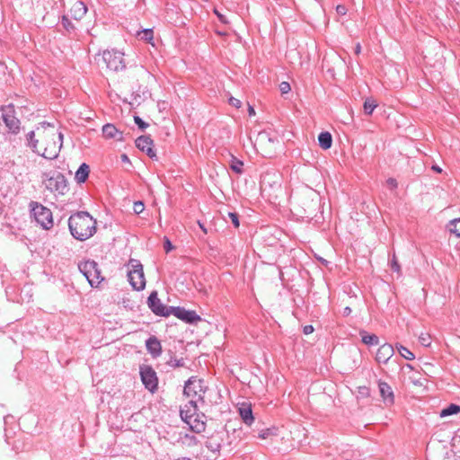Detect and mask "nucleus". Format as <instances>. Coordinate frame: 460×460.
Wrapping results in <instances>:
<instances>
[{
    "label": "nucleus",
    "instance_id": "1",
    "mask_svg": "<svg viewBox=\"0 0 460 460\" xmlns=\"http://www.w3.org/2000/svg\"><path fill=\"white\" fill-rule=\"evenodd\" d=\"M36 133L37 138L35 131L27 134L29 146L33 152L47 159L57 158L63 146V134L53 124L45 121L37 127Z\"/></svg>",
    "mask_w": 460,
    "mask_h": 460
},
{
    "label": "nucleus",
    "instance_id": "2",
    "mask_svg": "<svg viewBox=\"0 0 460 460\" xmlns=\"http://www.w3.org/2000/svg\"><path fill=\"white\" fill-rule=\"evenodd\" d=\"M68 227L72 236L85 241L96 232V220L85 211L76 212L69 217Z\"/></svg>",
    "mask_w": 460,
    "mask_h": 460
},
{
    "label": "nucleus",
    "instance_id": "3",
    "mask_svg": "<svg viewBox=\"0 0 460 460\" xmlns=\"http://www.w3.org/2000/svg\"><path fill=\"white\" fill-rule=\"evenodd\" d=\"M292 210L301 217H313L319 207L318 195L312 189H305L299 196L292 197Z\"/></svg>",
    "mask_w": 460,
    "mask_h": 460
},
{
    "label": "nucleus",
    "instance_id": "4",
    "mask_svg": "<svg viewBox=\"0 0 460 460\" xmlns=\"http://www.w3.org/2000/svg\"><path fill=\"white\" fill-rule=\"evenodd\" d=\"M181 420L189 426V428L195 433H200L205 430L206 423L204 421V415L198 413L197 402L190 400L180 411Z\"/></svg>",
    "mask_w": 460,
    "mask_h": 460
},
{
    "label": "nucleus",
    "instance_id": "5",
    "mask_svg": "<svg viewBox=\"0 0 460 460\" xmlns=\"http://www.w3.org/2000/svg\"><path fill=\"white\" fill-rule=\"evenodd\" d=\"M207 391V386L204 380L197 376H190L184 385L183 394L186 397L194 400L197 403L199 402L204 403V394Z\"/></svg>",
    "mask_w": 460,
    "mask_h": 460
},
{
    "label": "nucleus",
    "instance_id": "6",
    "mask_svg": "<svg viewBox=\"0 0 460 460\" xmlns=\"http://www.w3.org/2000/svg\"><path fill=\"white\" fill-rule=\"evenodd\" d=\"M128 267H130L128 270V279L132 288L137 291L143 290L146 287L143 265L138 260L130 259Z\"/></svg>",
    "mask_w": 460,
    "mask_h": 460
},
{
    "label": "nucleus",
    "instance_id": "7",
    "mask_svg": "<svg viewBox=\"0 0 460 460\" xmlns=\"http://www.w3.org/2000/svg\"><path fill=\"white\" fill-rule=\"evenodd\" d=\"M31 213L43 229L49 230L53 226L52 212L43 205L31 201L30 204Z\"/></svg>",
    "mask_w": 460,
    "mask_h": 460
},
{
    "label": "nucleus",
    "instance_id": "8",
    "mask_svg": "<svg viewBox=\"0 0 460 460\" xmlns=\"http://www.w3.org/2000/svg\"><path fill=\"white\" fill-rule=\"evenodd\" d=\"M80 272L86 278L91 287H98L103 280L98 264L94 261H86L79 263Z\"/></svg>",
    "mask_w": 460,
    "mask_h": 460
},
{
    "label": "nucleus",
    "instance_id": "9",
    "mask_svg": "<svg viewBox=\"0 0 460 460\" xmlns=\"http://www.w3.org/2000/svg\"><path fill=\"white\" fill-rule=\"evenodd\" d=\"M102 60L106 64L107 68L111 71L118 72L126 67L124 53L119 50L111 49L103 51Z\"/></svg>",
    "mask_w": 460,
    "mask_h": 460
},
{
    "label": "nucleus",
    "instance_id": "10",
    "mask_svg": "<svg viewBox=\"0 0 460 460\" xmlns=\"http://www.w3.org/2000/svg\"><path fill=\"white\" fill-rule=\"evenodd\" d=\"M47 178L45 180V186L48 190L52 192H58L59 194H64L65 190L67 189L66 181L65 176L56 172L52 175H46Z\"/></svg>",
    "mask_w": 460,
    "mask_h": 460
},
{
    "label": "nucleus",
    "instance_id": "11",
    "mask_svg": "<svg viewBox=\"0 0 460 460\" xmlns=\"http://www.w3.org/2000/svg\"><path fill=\"white\" fill-rule=\"evenodd\" d=\"M141 381L145 387L151 393H155L158 386V378L155 371L150 366L140 367Z\"/></svg>",
    "mask_w": 460,
    "mask_h": 460
},
{
    "label": "nucleus",
    "instance_id": "12",
    "mask_svg": "<svg viewBox=\"0 0 460 460\" xmlns=\"http://www.w3.org/2000/svg\"><path fill=\"white\" fill-rule=\"evenodd\" d=\"M2 118L5 126L13 133L20 129V120L15 117L14 106L10 104L2 109Z\"/></svg>",
    "mask_w": 460,
    "mask_h": 460
},
{
    "label": "nucleus",
    "instance_id": "13",
    "mask_svg": "<svg viewBox=\"0 0 460 460\" xmlns=\"http://www.w3.org/2000/svg\"><path fill=\"white\" fill-rule=\"evenodd\" d=\"M148 306L154 314L160 316L171 315L170 307H166L158 298L157 292L154 291L148 296Z\"/></svg>",
    "mask_w": 460,
    "mask_h": 460
},
{
    "label": "nucleus",
    "instance_id": "14",
    "mask_svg": "<svg viewBox=\"0 0 460 460\" xmlns=\"http://www.w3.org/2000/svg\"><path fill=\"white\" fill-rule=\"evenodd\" d=\"M170 310L171 314H173L187 323H194L200 320L199 315H198L195 311H190L182 307L172 306H170Z\"/></svg>",
    "mask_w": 460,
    "mask_h": 460
},
{
    "label": "nucleus",
    "instance_id": "15",
    "mask_svg": "<svg viewBox=\"0 0 460 460\" xmlns=\"http://www.w3.org/2000/svg\"><path fill=\"white\" fill-rule=\"evenodd\" d=\"M225 436V431L214 432L210 437L208 438L206 441V447L208 449L213 453L219 452L226 447L224 443Z\"/></svg>",
    "mask_w": 460,
    "mask_h": 460
},
{
    "label": "nucleus",
    "instance_id": "16",
    "mask_svg": "<svg viewBox=\"0 0 460 460\" xmlns=\"http://www.w3.org/2000/svg\"><path fill=\"white\" fill-rule=\"evenodd\" d=\"M238 412L243 420V421L246 424L251 426L254 421V417L252 414V404L247 402H243L241 403L237 404Z\"/></svg>",
    "mask_w": 460,
    "mask_h": 460
},
{
    "label": "nucleus",
    "instance_id": "17",
    "mask_svg": "<svg viewBox=\"0 0 460 460\" xmlns=\"http://www.w3.org/2000/svg\"><path fill=\"white\" fill-rule=\"evenodd\" d=\"M378 388L385 404L387 406L393 405L394 402V394L392 387L386 382L379 381Z\"/></svg>",
    "mask_w": 460,
    "mask_h": 460
},
{
    "label": "nucleus",
    "instance_id": "18",
    "mask_svg": "<svg viewBox=\"0 0 460 460\" xmlns=\"http://www.w3.org/2000/svg\"><path fill=\"white\" fill-rule=\"evenodd\" d=\"M137 147L146 152L150 158L156 156L155 152L153 150V140L147 136H141L136 139Z\"/></svg>",
    "mask_w": 460,
    "mask_h": 460
},
{
    "label": "nucleus",
    "instance_id": "19",
    "mask_svg": "<svg viewBox=\"0 0 460 460\" xmlns=\"http://www.w3.org/2000/svg\"><path fill=\"white\" fill-rule=\"evenodd\" d=\"M394 353V348L391 344L385 343L377 349L376 359L378 363L385 364L393 357Z\"/></svg>",
    "mask_w": 460,
    "mask_h": 460
},
{
    "label": "nucleus",
    "instance_id": "20",
    "mask_svg": "<svg viewBox=\"0 0 460 460\" xmlns=\"http://www.w3.org/2000/svg\"><path fill=\"white\" fill-rule=\"evenodd\" d=\"M103 137L107 139H114L117 141L123 140V133L119 130L113 124H105L102 127Z\"/></svg>",
    "mask_w": 460,
    "mask_h": 460
},
{
    "label": "nucleus",
    "instance_id": "21",
    "mask_svg": "<svg viewBox=\"0 0 460 460\" xmlns=\"http://www.w3.org/2000/svg\"><path fill=\"white\" fill-rule=\"evenodd\" d=\"M146 347L147 351L152 355L153 358H157L162 353V346L159 340L155 337H149L146 341Z\"/></svg>",
    "mask_w": 460,
    "mask_h": 460
},
{
    "label": "nucleus",
    "instance_id": "22",
    "mask_svg": "<svg viewBox=\"0 0 460 460\" xmlns=\"http://www.w3.org/2000/svg\"><path fill=\"white\" fill-rule=\"evenodd\" d=\"M278 179L279 177L275 173L264 174L261 181V189L262 190V191H265L268 186L271 188H280V183L278 181Z\"/></svg>",
    "mask_w": 460,
    "mask_h": 460
},
{
    "label": "nucleus",
    "instance_id": "23",
    "mask_svg": "<svg viewBox=\"0 0 460 460\" xmlns=\"http://www.w3.org/2000/svg\"><path fill=\"white\" fill-rule=\"evenodd\" d=\"M86 12L87 7L85 4L78 0L73 4L70 9L71 16L77 21L81 20L85 15Z\"/></svg>",
    "mask_w": 460,
    "mask_h": 460
},
{
    "label": "nucleus",
    "instance_id": "24",
    "mask_svg": "<svg viewBox=\"0 0 460 460\" xmlns=\"http://www.w3.org/2000/svg\"><path fill=\"white\" fill-rule=\"evenodd\" d=\"M89 172H90V167L88 164H82L79 168L77 169V171L75 172V179L77 183H84L88 176H89Z\"/></svg>",
    "mask_w": 460,
    "mask_h": 460
},
{
    "label": "nucleus",
    "instance_id": "25",
    "mask_svg": "<svg viewBox=\"0 0 460 460\" xmlns=\"http://www.w3.org/2000/svg\"><path fill=\"white\" fill-rule=\"evenodd\" d=\"M319 146L327 150L331 148L332 144V137L329 132H322L318 137Z\"/></svg>",
    "mask_w": 460,
    "mask_h": 460
},
{
    "label": "nucleus",
    "instance_id": "26",
    "mask_svg": "<svg viewBox=\"0 0 460 460\" xmlns=\"http://www.w3.org/2000/svg\"><path fill=\"white\" fill-rule=\"evenodd\" d=\"M359 335L362 342L366 345H377L379 343V338L376 334H369L366 331H360Z\"/></svg>",
    "mask_w": 460,
    "mask_h": 460
},
{
    "label": "nucleus",
    "instance_id": "27",
    "mask_svg": "<svg viewBox=\"0 0 460 460\" xmlns=\"http://www.w3.org/2000/svg\"><path fill=\"white\" fill-rule=\"evenodd\" d=\"M460 412V406L455 403L449 404L447 407L444 408L440 413V418H446L447 416L457 414Z\"/></svg>",
    "mask_w": 460,
    "mask_h": 460
},
{
    "label": "nucleus",
    "instance_id": "28",
    "mask_svg": "<svg viewBox=\"0 0 460 460\" xmlns=\"http://www.w3.org/2000/svg\"><path fill=\"white\" fill-rule=\"evenodd\" d=\"M243 161L237 159L236 157L233 156L230 160V168L233 172H234L237 174H241L243 172Z\"/></svg>",
    "mask_w": 460,
    "mask_h": 460
},
{
    "label": "nucleus",
    "instance_id": "29",
    "mask_svg": "<svg viewBox=\"0 0 460 460\" xmlns=\"http://www.w3.org/2000/svg\"><path fill=\"white\" fill-rule=\"evenodd\" d=\"M266 142H269L270 144H273L274 139L270 136V134L268 132H266V131L260 132L256 138V144L261 146L264 144H266Z\"/></svg>",
    "mask_w": 460,
    "mask_h": 460
},
{
    "label": "nucleus",
    "instance_id": "30",
    "mask_svg": "<svg viewBox=\"0 0 460 460\" xmlns=\"http://www.w3.org/2000/svg\"><path fill=\"white\" fill-rule=\"evenodd\" d=\"M376 106H377V103L374 99L367 98L364 102V105H363L364 112L367 115H371L373 113L374 110L376 108Z\"/></svg>",
    "mask_w": 460,
    "mask_h": 460
},
{
    "label": "nucleus",
    "instance_id": "31",
    "mask_svg": "<svg viewBox=\"0 0 460 460\" xmlns=\"http://www.w3.org/2000/svg\"><path fill=\"white\" fill-rule=\"evenodd\" d=\"M400 355L407 360H413L415 358L414 354L402 345H396Z\"/></svg>",
    "mask_w": 460,
    "mask_h": 460
},
{
    "label": "nucleus",
    "instance_id": "32",
    "mask_svg": "<svg viewBox=\"0 0 460 460\" xmlns=\"http://www.w3.org/2000/svg\"><path fill=\"white\" fill-rule=\"evenodd\" d=\"M449 231L455 234L457 237H460V217L453 219L449 222Z\"/></svg>",
    "mask_w": 460,
    "mask_h": 460
},
{
    "label": "nucleus",
    "instance_id": "33",
    "mask_svg": "<svg viewBox=\"0 0 460 460\" xmlns=\"http://www.w3.org/2000/svg\"><path fill=\"white\" fill-rule=\"evenodd\" d=\"M138 35L146 42H151L154 38V31L152 29H145L141 31Z\"/></svg>",
    "mask_w": 460,
    "mask_h": 460
},
{
    "label": "nucleus",
    "instance_id": "34",
    "mask_svg": "<svg viewBox=\"0 0 460 460\" xmlns=\"http://www.w3.org/2000/svg\"><path fill=\"white\" fill-rule=\"evenodd\" d=\"M419 341H420V344L425 346V347H429L430 345V342H431L430 336L429 334H425V333H422L419 337Z\"/></svg>",
    "mask_w": 460,
    "mask_h": 460
},
{
    "label": "nucleus",
    "instance_id": "35",
    "mask_svg": "<svg viewBox=\"0 0 460 460\" xmlns=\"http://www.w3.org/2000/svg\"><path fill=\"white\" fill-rule=\"evenodd\" d=\"M167 364L170 366V367H182L184 365V361L182 358H180V359H177V358H171Z\"/></svg>",
    "mask_w": 460,
    "mask_h": 460
},
{
    "label": "nucleus",
    "instance_id": "36",
    "mask_svg": "<svg viewBox=\"0 0 460 460\" xmlns=\"http://www.w3.org/2000/svg\"><path fill=\"white\" fill-rule=\"evenodd\" d=\"M145 205L142 201H136L133 205V210L136 214H140L144 211Z\"/></svg>",
    "mask_w": 460,
    "mask_h": 460
},
{
    "label": "nucleus",
    "instance_id": "37",
    "mask_svg": "<svg viewBox=\"0 0 460 460\" xmlns=\"http://www.w3.org/2000/svg\"><path fill=\"white\" fill-rule=\"evenodd\" d=\"M391 269L397 272V273H400L401 272V267H400V264L399 262L397 261V259L395 257V255L394 254L393 255V259L391 261Z\"/></svg>",
    "mask_w": 460,
    "mask_h": 460
},
{
    "label": "nucleus",
    "instance_id": "38",
    "mask_svg": "<svg viewBox=\"0 0 460 460\" xmlns=\"http://www.w3.org/2000/svg\"><path fill=\"white\" fill-rule=\"evenodd\" d=\"M228 217L231 219V221H232L233 225L234 226V227H239L240 223H239L238 215L236 213L230 212L228 214Z\"/></svg>",
    "mask_w": 460,
    "mask_h": 460
},
{
    "label": "nucleus",
    "instance_id": "39",
    "mask_svg": "<svg viewBox=\"0 0 460 460\" xmlns=\"http://www.w3.org/2000/svg\"><path fill=\"white\" fill-rule=\"evenodd\" d=\"M279 90L282 93H288L290 90V84L288 82H282L279 84Z\"/></svg>",
    "mask_w": 460,
    "mask_h": 460
},
{
    "label": "nucleus",
    "instance_id": "40",
    "mask_svg": "<svg viewBox=\"0 0 460 460\" xmlns=\"http://www.w3.org/2000/svg\"><path fill=\"white\" fill-rule=\"evenodd\" d=\"M134 120H135V123L141 128V129H145L148 125L143 121V119L141 118H139L138 116H135L134 117Z\"/></svg>",
    "mask_w": 460,
    "mask_h": 460
},
{
    "label": "nucleus",
    "instance_id": "41",
    "mask_svg": "<svg viewBox=\"0 0 460 460\" xmlns=\"http://www.w3.org/2000/svg\"><path fill=\"white\" fill-rule=\"evenodd\" d=\"M214 13L217 16V18L219 19V21L222 23H225V24L228 23L226 17L224 14H222L221 13H219L217 9H214Z\"/></svg>",
    "mask_w": 460,
    "mask_h": 460
},
{
    "label": "nucleus",
    "instance_id": "42",
    "mask_svg": "<svg viewBox=\"0 0 460 460\" xmlns=\"http://www.w3.org/2000/svg\"><path fill=\"white\" fill-rule=\"evenodd\" d=\"M271 434H272L271 429H263L259 433V438L261 439H265V438H269Z\"/></svg>",
    "mask_w": 460,
    "mask_h": 460
},
{
    "label": "nucleus",
    "instance_id": "43",
    "mask_svg": "<svg viewBox=\"0 0 460 460\" xmlns=\"http://www.w3.org/2000/svg\"><path fill=\"white\" fill-rule=\"evenodd\" d=\"M229 103H230L232 106L235 107V108H240V107H241V104H242V102H241V101H240V100H238V99H236V98H234V97H231V98L229 99Z\"/></svg>",
    "mask_w": 460,
    "mask_h": 460
},
{
    "label": "nucleus",
    "instance_id": "44",
    "mask_svg": "<svg viewBox=\"0 0 460 460\" xmlns=\"http://www.w3.org/2000/svg\"><path fill=\"white\" fill-rule=\"evenodd\" d=\"M386 184L388 187H390L391 189H395L397 188V181L394 179V178H389L387 181H386Z\"/></svg>",
    "mask_w": 460,
    "mask_h": 460
},
{
    "label": "nucleus",
    "instance_id": "45",
    "mask_svg": "<svg viewBox=\"0 0 460 460\" xmlns=\"http://www.w3.org/2000/svg\"><path fill=\"white\" fill-rule=\"evenodd\" d=\"M336 11L341 15H345L346 13H347L346 7L344 5H341V4L337 5Z\"/></svg>",
    "mask_w": 460,
    "mask_h": 460
},
{
    "label": "nucleus",
    "instance_id": "46",
    "mask_svg": "<svg viewBox=\"0 0 460 460\" xmlns=\"http://www.w3.org/2000/svg\"><path fill=\"white\" fill-rule=\"evenodd\" d=\"M173 248L172 243L169 241V239H165L164 241V250L166 252H169L170 251H172Z\"/></svg>",
    "mask_w": 460,
    "mask_h": 460
},
{
    "label": "nucleus",
    "instance_id": "47",
    "mask_svg": "<svg viewBox=\"0 0 460 460\" xmlns=\"http://www.w3.org/2000/svg\"><path fill=\"white\" fill-rule=\"evenodd\" d=\"M62 24L64 25V27L66 30H69L70 28H72L71 22L66 16H63V18H62Z\"/></svg>",
    "mask_w": 460,
    "mask_h": 460
},
{
    "label": "nucleus",
    "instance_id": "48",
    "mask_svg": "<svg viewBox=\"0 0 460 460\" xmlns=\"http://www.w3.org/2000/svg\"><path fill=\"white\" fill-rule=\"evenodd\" d=\"M305 334H310L314 332V327L312 325H305L303 329Z\"/></svg>",
    "mask_w": 460,
    "mask_h": 460
},
{
    "label": "nucleus",
    "instance_id": "49",
    "mask_svg": "<svg viewBox=\"0 0 460 460\" xmlns=\"http://www.w3.org/2000/svg\"><path fill=\"white\" fill-rule=\"evenodd\" d=\"M361 52V46L358 43L355 47V54L358 55Z\"/></svg>",
    "mask_w": 460,
    "mask_h": 460
},
{
    "label": "nucleus",
    "instance_id": "50",
    "mask_svg": "<svg viewBox=\"0 0 460 460\" xmlns=\"http://www.w3.org/2000/svg\"><path fill=\"white\" fill-rule=\"evenodd\" d=\"M248 112H249V115H250V116H253V115H255L254 108H253L252 106H251V105H250V106H249V108H248Z\"/></svg>",
    "mask_w": 460,
    "mask_h": 460
},
{
    "label": "nucleus",
    "instance_id": "51",
    "mask_svg": "<svg viewBox=\"0 0 460 460\" xmlns=\"http://www.w3.org/2000/svg\"><path fill=\"white\" fill-rule=\"evenodd\" d=\"M350 313H351V309H350V307L346 306V307L344 308V310H343V314H344V315H349Z\"/></svg>",
    "mask_w": 460,
    "mask_h": 460
},
{
    "label": "nucleus",
    "instance_id": "52",
    "mask_svg": "<svg viewBox=\"0 0 460 460\" xmlns=\"http://www.w3.org/2000/svg\"><path fill=\"white\" fill-rule=\"evenodd\" d=\"M432 169L438 172H441V169L438 166V165H433L432 166Z\"/></svg>",
    "mask_w": 460,
    "mask_h": 460
},
{
    "label": "nucleus",
    "instance_id": "53",
    "mask_svg": "<svg viewBox=\"0 0 460 460\" xmlns=\"http://www.w3.org/2000/svg\"><path fill=\"white\" fill-rule=\"evenodd\" d=\"M199 226L203 230L204 233H207V229L200 223H199Z\"/></svg>",
    "mask_w": 460,
    "mask_h": 460
},
{
    "label": "nucleus",
    "instance_id": "54",
    "mask_svg": "<svg viewBox=\"0 0 460 460\" xmlns=\"http://www.w3.org/2000/svg\"><path fill=\"white\" fill-rule=\"evenodd\" d=\"M122 160H128V156L126 155H122Z\"/></svg>",
    "mask_w": 460,
    "mask_h": 460
},
{
    "label": "nucleus",
    "instance_id": "55",
    "mask_svg": "<svg viewBox=\"0 0 460 460\" xmlns=\"http://www.w3.org/2000/svg\"><path fill=\"white\" fill-rule=\"evenodd\" d=\"M406 367H408V368H410V369H411V368H412L411 365H410V364H407V365H406Z\"/></svg>",
    "mask_w": 460,
    "mask_h": 460
}]
</instances>
